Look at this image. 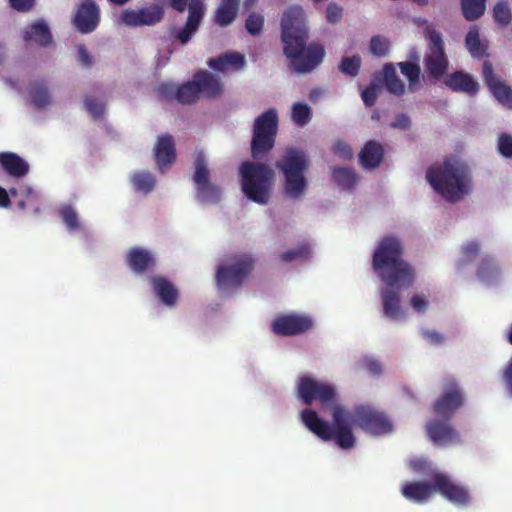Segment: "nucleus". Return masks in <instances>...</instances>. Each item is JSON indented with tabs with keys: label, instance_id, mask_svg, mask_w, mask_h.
<instances>
[{
	"label": "nucleus",
	"instance_id": "nucleus-5",
	"mask_svg": "<svg viewBox=\"0 0 512 512\" xmlns=\"http://www.w3.org/2000/svg\"><path fill=\"white\" fill-rule=\"evenodd\" d=\"M241 190L244 196L259 205H266L272 195L275 174L261 162L244 161L239 167Z\"/></svg>",
	"mask_w": 512,
	"mask_h": 512
},
{
	"label": "nucleus",
	"instance_id": "nucleus-41",
	"mask_svg": "<svg viewBox=\"0 0 512 512\" xmlns=\"http://www.w3.org/2000/svg\"><path fill=\"white\" fill-rule=\"evenodd\" d=\"M361 68V58L359 55H353L351 57H343L339 65L341 73L355 77L358 75Z\"/></svg>",
	"mask_w": 512,
	"mask_h": 512
},
{
	"label": "nucleus",
	"instance_id": "nucleus-11",
	"mask_svg": "<svg viewBox=\"0 0 512 512\" xmlns=\"http://www.w3.org/2000/svg\"><path fill=\"white\" fill-rule=\"evenodd\" d=\"M169 6L177 12H184L188 9V18L183 28H174L171 36L177 39L182 45L187 44L192 36L199 29L204 17L205 7L202 0H170Z\"/></svg>",
	"mask_w": 512,
	"mask_h": 512
},
{
	"label": "nucleus",
	"instance_id": "nucleus-43",
	"mask_svg": "<svg viewBox=\"0 0 512 512\" xmlns=\"http://www.w3.org/2000/svg\"><path fill=\"white\" fill-rule=\"evenodd\" d=\"M292 119L298 126L306 125L311 119V108L304 103H295L292 107Z\"/></svg>",
	"mask_w": 512,
	"mask_h": 512
},
{
	"label": "nucleus",
	"instance_id": "nucleus-21",
	"mask_svg": "<svg viewBox=\"0 0 512 512\" xmlns=\"http://www.w3.org/2000/svg\"><path fill=\"white\" fill-rule=\"evenodd\" d=\"M154 157L157 167L162 172L175 161V141L170 134H164L158 137L154 147Z\"/></svg>",
	"mask_w": 512,
	"mask_h": 512
},
{
	"label": "nucleus",
	"instance_id": "nucleus-61",
	"mask_svg": "<svg viewBox=\"0 0 512 512\" xmlns=\"http://www.w3.org/2000/svg\"><path fill=\"white\" fill-rule=\"evenodd\" d=\"M503 378L508 387L509 393L512 395V358L508 362Z\"/></svg>",
	"mask_w": 512,
	"mask_h": 512
},
{
	"label": "nucleus",
	"instance_id": "nucleus-31",
	"mask_svg": "<svg viewBox=\"0 0 512 512\" xmlns=\"http://www.w3.org/2000/svg\"><path fill=\"white\" fill-rule=\"evenodd\" d=\"M383 81L387 91L396 96H402L405 93V85L398 77L396 69L392 63H387L383 67Z\"/></svg>",
	"mask_w": 512,
	"mask_h": 512
},
{
	"label": "nucleus",
	"instance_id": "nucleus-44",
	"mask_svg": "<svg viewBox=\"0 0 512 512\" xmlns=\"http://www.w3.org/2000/svg\"><path fill=\"white\" fill-rule=\"evenodd\" d=\"M493 16L497 23L507 26L511 23L512 14L506 1H499L493 8Z\"/></svg>",
	"mask_w": 512,
	"mask_h": 512
},
{
	"label": "nucleus",
	"instance_id": "nucleus-60",
	"mask_svg": "<svg viewBox=\"0 0 512 512\" xmlns=\"http://www.w3.org/2000/svg\"><path fill=\"white\" fill-rule=\"evenodd\" d=\"M391 126L395 128L407 129L410 126V119L407 115L400 114L396 117Z\"/></svg>",
	"mask_w": 512,
	"mask_h": 512
},
{
	"label": "nucleus",
	"instance_id": "nucleus-23",
	"mask_svg": "<svg viewBox=\"0 0 512 512\" xmlns=\"http://www.w3.org/2000/svg\"><path fill=\"white\" fill-rule=\"evenodd\" d=\"M0 166L13 178L26 176L30 169L28 162L13 152H0Z\"/></svg>",
	"mask_w": 512,
	"mask_h": 512
},
{
	"label": "nucleus",
	"instance_id": "nucleus-8",
	"mask_svg": "<svg viewBox=\"0 0 512 512\" xmlns=\"http://www.w3.org/2000/svg\"><path fill=\"white\" fill-rule=\"evenodd\" d=\"M277 132L278 116L275 109L270 108L256 117L251 139L253 159H263L274 148Z\"/></svg>",
	"mask_w": 512,
	"mask_h": 512
},
{
	"label": "nucleus",
	"instance_id": "nucleus-24",
	"mask_svg": "<svg viewBox=\"0 0 512 512\" xmlns=\"http://www.w3.org/2000/svg\"><path fill=\"white\" fill-rule=\"evenodd\" d=\"M198 87L199 94L203 93L208 98H215L222 92L220 80L206 70H200L193 76Z\"/></svg>",
	"mask_w": 512,
	"mask_h": 512
},
{
	"label": "nucleus",
	"instance_id": "nucleus-62",
	"mask_svg": "<svg viewBox=\"0 0 512 512\" xmlns=\"http://www.w3.org/2000/svg\"><path fill=\"white\" fill-rule=\"evenodd\" d=\"M11 204L7 191L0 186V207L7 208Z\"/></svg>",
	"mask_w": 512,
	"mask_h": 512
},
{
	"label": "nucleus",
	"instance_id": "nucleus-64",
	"mask_svg": "<svg viewBox=\"0 0 512 512\" xmlns=\"http://www.w3.org/2000/svg\"><path fill=\"white\" fill-rule=\"evenodd\" d=\"M5 59V47L0 43V65L4 62Z\"/></svg>",
	"mask_w": 512,
	"mask_h": 512
},
{
	"label": "nucleus",
	"instance_id": "nucleus-27",
	"mask_svg": "<svg viewBox=\"0 0 512 512\" xmlns=\"http://www.w3.org/2000/svg\"><path fill=\"white\" fill-rule=\"evenodd\" d=\"M396 289H400L401 287H388L381 291V298L383 304V314L385 317L395 320L398 319L401 312L400 305V294Z\"/></svg>",
	"mask_w": 512,
	"mask_h": 512
},
{
	"label": "nucleus",
	"instance_id": "nucleus-33",
	"mask_svg": "<svg viewBox=\"0 0 512 512\" xmlns=\"http://www.w3.org/2000/svg\"><path fill=\"white\" fill-rule=\"evenodd\" d=\"M401 73L408 80V90L410 92L416 91L420 86V66L416 63L405 61L397 63Z\"/></svg>",
	"mask_w": 512,
	"mask_h": 512
},
{
	"label": "nucleus",
	"instance_id": "nucleus-14",
	"mask_svg": "<svg viewBox=\"0 0 512 512\" xmlns=\"http://www.w3.org/2000/svg\"><path fill=\"white\" fill-rule=\"evenodd\" d=\"M434 488L443 498L458 507H467L471 502L469 489L454 481L448 474L435 472L431 475Z\"/></svg>",
	"mask_w": 512,
	"mask_h": 512
},
{
	"label": "nucleus",
	"instance_id": "nucleus-36",
	"mask_svg": "<svg viewBox=\"0 0 512 512\" xmlns=\"http://www.w3.org/2000/svg\"><path fill=\"white\" fill-rule=\"evenodd\" d=\"M131 183L135 191L148 194L154 189L156 180L150 172L140 171L132 175Z\"/></svg>",
	"mask_w": 512,
	"mask_h": 512
},
{
	"label": "nucleus",
	"instance_id": "nucleus-47",
	"mask_svg": "<svg viewBox=\"0 0 512 512\" xmlns=\"http://www.w3.org/2000/svg\"><path fill=\"white\" fill-rule=\"evenodd\" d=\"M497 150L504 158H512V136L508 133H500L497 141Z\"/></svg>",
	"mask_w": 512,
	"mask_h": 512
},
{
	"label": "nucleus",
	"instance_id": "nucleus-20",
	"mask_svg": "<svg viewBox=\"0 0 512 512\" xmlns=\"http://www.w3.org/2000/svg\"><path fill=\"white\" fill-rule=\"evenodd\" d=\"M126 262L136 274L152 271L156 265L154 255L149 250L140 247H133L128 251Z\"/></svg>",
	"mask_w": 512,
	"mask_h": 512
},
{
	"label": "nucleus",
	"instance_id": "nucleus-7",
	"mask_svg": "<svg viewBox=\"0 0 512 512\" xmlns=\"http://www.w3.org/2000/svg\"><path fill=\"white\" fill-rule=\"evenodd\" d=\"M255 267V259L252 255L242 253L229 259L225 265L218 266L216 270V284L219 290L231 293L239 289L245 279Z\"/></svg>",
	"mask_w": 512,
	"mask_h": 512
},
{
	"label": "nucleus",
	"instance_id": "nucleus-50",
	"mask_svg": "<svg viewBox=\"0 0 512 512\" xmlns=\"http://www.w3.org/2000/svg\"><path fill=\"white\" fill-rule=\"evenodd\" d=\"M379 89L380 88L378 85L371 83L362 91L361 98L367 107H372L375 105Z\"/></svg>",
	"mask_w": 512,
	"mask_h": 512
},
{
	"label": "nucleus",
	"instance_id": "nucleus-58",
	"mask_svg": "<svg viewBox=\"0 0 512 512\" xmlns=\"http://www.w3.org/2000/svg\"><path fill=\"white\" fill-rule=\"evenodd\" d=\"M78 55L79 61L83 66L88 68L92 65V57L90 56L89 52L87 51L84 45H80L78 47Z\"/></svg>",
	"mask_w": 512,
	"mask_h": 512
},
{
	"label": "nucleus",
	"instance_id": "nucleus-54",
	"mask_svg": "<svg viewBox=\"0 0 512 512\" xmlns=\"http://www.w3.org/2000/svg\"><path fill=\"white\" fill-rule=\"evenodd\" d=\"M480 251V244L476 241L468 242L467 244L462 246L461 253L462 256L470 261L474 259Z\"/></svg>",
	"mask_w": 512,
	"mask_h": 512
},
{
	"label": "nucleus",
	"instance_id": "nucleus-1",
	"mask_svg": "<svg viewBox=\"0 0 512 512\" xmlns=\"http://www.w3.org/2000/svg\"><path fill=\"white\" fill-rule=\"evenodd\" d=\"M332 418L333 426L321 419L311 408H305L300 413L302 423L310 432L323 441L334 440L344 450L353 448L356 442L352 431V420L361 429L374 435L392 431V423L383 412L366 406L357 407L352 415L348 410L337 405L332 410Z\"/></svg>",
	"mask_w": 512,
	"mask_h": 512
},
{
	"label": "nucleus",
	"instance_id": "nucleus-4",
	"mask_svg": "<svg viewBox=\"0 0 512 512\" xmlns=\"http://www.w3.org/2000/svg\"><path fill=\"white\" fill-rule=\"evenodd\" d=\"M426 179L438 194L451 203L460 201L472 189L470 168L454 157L432 165L426 172Z\"/></svg>",
	"mask_w": 512,
	"mask_h": 512
},
{
	"label": "nucleus",
	"instance_id": "nucleus-16",
	"mask_svg": "<svg viewBox=\"0 0 512 512\" xmlns=\"http://www.w3.org/2000/svg\"><path fill=\"white\" fill-rule=\"evenodd\" d=\"M73 25L82 34L96 30L100 22V9L94 0H82L76 7Z\"/></svg>",
	"mask_w": 512,
	"mask_h": 512
},
{
	"label": "nucleus",
	"instance_id": "nucleus-18",
	"mask_svg": "<svg viewBox=\"0 0 512 512\" xmlns=\"http://www.w3.org/2000/svg\"><path fill=\"white\" fill-rule=\"evenodd\" d=\"M426 432L436 445L447 446L460 442L458 431L445 418L442 420L433 419L427 422Z\"/></svg>",
	"mask_w": 512,
	"mask_h": 512
},
{
	"label": "nucleus",
	"instance_id": "nucleus-17",
	"mask_svg": "<svg viewBox=\"0 0 512 512\" xmlns=\"http://www.w3.org/2000/svg\"><path fill=\"white\" fill-rule=\"evenodd\" d=\"M482 76L486 86L497 99V101L503 106L512 109V88L507 85L504 80L494 74V69L491 62H483Z\"/></svg>",
	"mask_w": 512,
	"mask_h": 512
},
{
	"label": "nucleus",
	"instance_id": "nucleus-28",
	"mask_svg": "<svg viewBox=\"0 0 512 512\" xmlns=\"http://www.w3.org/2000/svg\"><path fill=\"white\" fill-rule=\"evenodd\" d=\"M240 0H221L214 15V22L220 27H227L238 15Z\"/></svg>",
	"mask_w": 512,
	"mask_h": 512
},
{
	"label": "nucleus",
	"instance_id": "nucleus-45",
	"mask_svg": "<svg viewBox=\"0 0 512 512\" xmlns=\"http://www.w3.org/2000/svg\"><path fill=\"white\" fill-rule=\"evenodd\" d=\"M264 27V17L260 13L252 12L245 21V28L251 35H258Z\"/></svg>",
	"mask_w": 512,
	"mask_h": 512
},
{
	"label": "nucleus",
	"instance_id": "nucleus-49",
	"mask_svg": "<svg viewBox=\"0 0 512 512\" xmlns=\"http://www.w3.org/2000/svg\"><path fill=\"white\" fill-rule=\"evenodd\" d=\"M85 107L94 119H100L105 113V105L93 97H86Z\"/></svg>",
	"mask_w": 512,
	"mask_h": 512
},
{
	"label": "nucleus",
	"instance_id": "nucleus-42",
	"mask_svg": "<svg viewBox=\"0 0 512 512\" xmlns=\"http://www.w3.org/2000/svg\"><path fill=\"white\" fill-rule=\"evenodd\" d=\"M311 254L310 246L307 243L301 244L296 249H291L280 254L282 262L288 263L297 259H307Z\"/></svg>",
	"mask_w": 512,
	"mask_h": 512
},
{
	"label": "nucleus",
	"instance_id": "nucleus-10",
	"mask_svg": "<svg viewBox=\"0 0 512 512\" xmlns=\"http://www.w3.org/2000/svg\"><path fill=\"white\" fill-rule=\"evenodd\" d=\"M297 396L305 405L318 401L322 408L336 405L337 393L333 385L318 381L311 376H303L297 384Z\"/></svg>",
	"mask_w": 512,
	"mask_h": 512
},
{
	"label": "nucleus",
	"instance_id": "nucleus-52",
	"mask_svg": "<svg viewBox=\"0 0 512 512\" xmlns=\"http://www.w3.org/2000/svg\"><path fill=\"white\" fill-rule=\"evenodd\" d=\"M343 10L336 3H329L326 9V19L329 23L335 24L342 18Z\"/></svg>",
	"mask_w": 512,
	"mask_h": 512
},
{
	"label": "nucleus",
	"instance_id": "nucleus-56",
	"mask_svg": "<svg viewBox=\"0 0 512 512\" xmlns=\"http://www.w3.org/2000/svg\"><path fill=\"white\" fill-rule=\"evenodd\" d=\"M422 337L431 345H441L444 343L445 337L443 334L436 330H425L422 332Z\"/></svg>",
	"mask_w": 512,
	"mask_h": 512
},
{
	"label": "nucleus",
	"instance_id": "nucleus-25",
	"mask_svg": "<svg viewBox=\"0 0 512 512\" xmlns=\"http://www.w3.org/2000/svg\"><path fill=\"white\" fill-rule=\"evenodd\" d=\"M154 293L166 306H174L178 299V290L168 279L162 276L151 278Z\"/></svg>",
	"mask_w": 512,
	"mask_h": 512
},
{
	"label": "nucleus",
	"instance_id": "nucleus-40",
	"mask_svg": "<svg viewBox=\"0 0 512 512\" xmlns=\"http://www.w3.org/2000/svg\"><path fill=\"white\" fill-rule=\"evenodd\" d=\"M59 215L70 231L80 229L78 214L71 205L62 206L59 210Z\"/></svg>",
	"mask_w": 512,
	"mask_h": 512
},
{
	"label": "nucleus",
	"instance_id": "nucleus-57",
	"mask_svg": "<svg viewBox=\"0 0 512 512\" xmlns=\"http://www.w3.org/2000/svg\"><path fill=\"white\" fill-rule=\"evenodd\" d=\"M9 2L11 7L19 12H28L35 4V0H9Z\"/></svg>",
	"mask_w": 512,
	"mask_h": 512
},
{
	"label": "nucleus",
	"instance_id": "nucleus-48",
	"mask_svg": "<svg viewBox=\"0 0 512 512\" xmlns=\"http://www.w3.org/2000/svg\"><path fill=\"white\" fill-rule=\"evenodd\" d=\"M140 16H141V9L138 10H132V9H126L123 10L120 15V23L129 26V27H139L140 26Z\"/></svg>",
	"mask_w": 512,
	"mask_h": 512
},
{
	"label": "nucleus",
	"instance_id": "nucleus-38",
	"mask_svg": "<svg viewBox=\"0 0 512 512\" xmlns=\"http://www.w3.org/2000/svg\"><path fill=\"white\" fill-rule=\"evenodd\" d=\"M164 17V10L158 5L141 8L140 26H152L159 23Z\"/></svg>",
	"mask_w": 512,
	"mask_h": 512
},
{
	"label": "nucleus",
	"instance_id": "nucleus-9",
	"mask_svg": "<svg viewBox=\"0 0 512 512\" xmlns=\"http://www.w3.org/2000/svg\"><path fill=\"white\" fill-rule=\"evenodd\" d=\"M425 37L428 40L427 51L424 55L425 69L434 80H440L449 66L442 34L429 25L425 29Z\"/></svg>",
	"mask_w": 512,
	"mask_h": 512
},
{
	"label": "nucleus",
	"instance_id": "nucleus-13",
	"mask_svg": "<svg viewBox=\"0 0 512 512\" xmlns=\"http://www.w3.org/2000/svg\"><path fill=\"white\" fill-rule=\"evenodd\" d=\"M194 168L192 179L197 188V198L204 203H218L221 199V190L210 182V171L203 151L196 154Z\"/></svg>",
	"mask_w": 512,
	"mask_h": 512
},
{
	"label": "nucleus",
	"instance_id": "nucleus-39",
	"mask_svg": "<svg viewBox=\"0 0 512 512\" xmlns=\"http://www.w3.org/2000/svg\"><path fill=\"white\" fill-rule=\"evenodd\" d=\"M32 103L38 108H44L50 103V95L43 83H35L30 89Z\"/></svg>",
	"mask_w": 512,
	"mask_h": 512
},
{
	"label": "nucleus",
	"instance_id": "nucleus-34",
	"mask_svg": "<svg viewBox=\"0 0 512 512\" xmlns=\"http://www.w3.org/2000/svg\"><path fill=\"white\" fill-rule=\"evenodd\" d=\"M199 95L194 78L180 85L175 91V98L181 104H192L199 99Z\"/></svg>",
	"mask_w": 512,
	"mask_h": 512
},
{
	"label": "nucleus",
	"instance_id": "nucleus-26",
	"mask_svg": "<svg viewBox=\"0 0 512 512\" xmlns=\"http://www.w3.org/2000/svg\"><path fill=\"white\" fill-rule=\"evenodd\" d=\"M384 150L380 143L368 141L359 153V162L365 169L377 168L383 160Z\"/></svg>",
	"mask_w": 512,
	"mask_h": 512
},
{
	"label": "nucleus",
	"instance_id": "nucleus-12",
	"mask_svg": "<svg viewBox=\"0 0 512 512\" xmlns=\"http://www.w3.org/2000/svg\"><path fill=\"white\" fill-rule=\"evenodd\" d=\"M465 403V394L455 378L443 379L442 393L433 403V411L438 416L450 420L455 412Z\"/></svg>",
	"mask_w": 512,
	"mask_h": 512
},
{
	"label": "nucleus",
	"instance_id": "nucleus-15",
	"mask_svg": "<svg viewBox=\"0 0 512 512\" xmlns=\"http://www.w3.org/2000/svg\"><path fill=\"white\" fill-rule=\"evenodd\" d=\"M313 326V320L305 315H280L271 323V330L278 336H295L300 335Z\"/></svg>",
	"mask_w": 512,
	"mask_h": 512
},
{
	"label": "nucleus",
	"instance_id": "nucleus-29",
	"mask_svg": "<svg viewBox=\"0 0 512 512\" xmlns=\"http://www.w3.org/2000/svg\"><path fill=\"white\" fill-rule=\"evenodd\" d=\"M25 42H34L39 46H48L52 42V35L48 25L43 20H38L24 31Z\"/></svg>",
	"mask_w": 512,
	"mask_h": 512
},
{
	"label": "nucleus",
	"instance_id": "nucleus-35",
	"mask_svg": "<svg viewBox=\"0 0 512 512\" xmlns=\"http://www.w3.org/2000/svg\"><path fill=\"white\" fill-rule=\"evenodd\" d=\"M332 177L337 185L347 190L352 189L358 180L353 169L343 167L333 168Z\"/></svg>",
	"mask_w": 512,
	"mask_h": 512
},
{
	"label": "nucleus",
	"instance_id": "nucleus-3",
	"mask_svg": "<svg viewBox=\"0 0 512 512\" xmlns=\"http://www.w3.org/2000/svg\"><path fill=\"white\" fill-rule=\"evenodd\" d=\"M402 241L393 235L380 239L373 253L372 267L388 287H409L414 281L413 268L403 259Z\"/></svg>",
	"mask_w": 512,
	"mask_h": 512
},
{
	"label": "nucleus",
	"instance_id": "nucleus-6",
	"mask_svg": "<svg viewBox=\"0 0 512 512\" xmlns=\"http://www.w3.org/2000/svg\"><path fill=\"white\" fill-rule=\"evenodd\" d=\"M306 154L296 148H289L275 166L283 173L285 194L293 199L299 198L307 188L304 172L308 168Z\"/></svg>",
	"mask_w": 512,
	"mask_h": 512
},
{
	"label": "nucleus",
	"instance_id": "nucleus-51",
	"mask_svg": "<svg viewBox=\"0 0 512 512\" xmlns=\"http://www.w3.org/2000/svg\"><path fill=\"white\" fill-rule=\"evenodd\" d=\"M333 153L343 160H349L353 157L351 147L342 140H337L332 146Z\"/></svg>",
	"mask_w": 512,
	"mask_h": 512
},
{
	"label": "nucleus",
	"instance_id": "nucleus-37",
	"mask_svg": "<svg viewBox=\"0 0 512 512\" xmlns=\"http://www.w3.org/2000/svg\"><path fill=\"white\" fill-rule=\"evenodd\" d=\"M486 0H461L463 16L468 21L479 19L485 12Z\"/></svg>",
	"mask_w": 512,
	"mask_h": 512
},
{
	"label": "nucleus",
	"instance_id": "nucleus-46",
	"mask_svg": "<svg viewBox=\"0 0 512 512\" xmlns=\"http://www.w3.org/2000/svg\"><path fill=\"white\" fill-rule=\"evenodd\" d=\"M370 51L378 57L387 55L389 51L388 39L382 36H373L370 40Z\"/></svg>",
	"mask_w": 512,
	"mask_h": 512
},
{
	"label": "nucleus",
	"instance_id": "nucleus-55",
	"mask_svg": "<svg viewBox=\"0 0 512 512\" xmlns=\"http://www.w3.org/2000/svg\"><path fill=\"white\" fill-rule=\"evenodd\" d=\"M496 268L495 260L492 257H485L481 260L477 274L479 277H486L490 271Z\"/></svg>",
	"mask_w": 512,
	"mask_h": 512
},
{
	"label": "nucleus",
	"instance_id": "nucleus-22",
	"mask_svg": "<svg viewBox=\"0 0 512 512\" xmlns=\"http://www.w3.org/2000/svg\"><path fill=\"white\" fill-rule=\"evenodd\" d=\"M444 84L454 92H463L474 96L479 91V84L472 75L463 71H455L448 74Z\"/></svg>",
	"mask_w": 512,
	"mask_h": 512
},
{
	"label": "nucleus",
	"instance_id": "nucleus-32",
	"mask_svg": "<svg viewBox=\"0 0 512 512\" xmlns=\"http://www.w3.org/2000/svg\"><path fill=\"white\" fill-rule=\"evenodd\" d=\"M465 46L473 58L480 59L486 55L487 46L480 40L478 26L470 27L465 38Z\"/></svg>",
	"mask_w": 512,
	"mask_h": 512
},
{
	"label": "nucleus",
	"instance_id": "nucleus-53",
	"mask_svg": "<svg viewBox=\"0 0 512 512\" xmlns=\"http://www.w3.org/2000/svg\"><path fill=\"white\" fill-rule=\"evenodd\" d=\"M410 304L414 311L418 313L425 312L429 307V301L427 300L426 296L424 294H415L410 299Z\"/></svg>",
	"mask_w": 512,
	"mask_h": 512
},
{
	"label": "nucleus",
	"instance_id": "nucleus-59",
	"mask_svg": "<svg viewBox=\"0 0 512 512\" xmlns=\"http://www.w3.org/2000/svg\"><path fill=\"white\" fill-rule=\"evenodd\" d=\"M365 366H366L367 371L373 376H378L382 373V366L376 360H373V359L367 360L365 362Z\"/></svg>",
	"mask_w": 512,
	"mask_h": 512
},
{
	"label": "nucleus",
	"instance_id": "nucleus-19",
	"mask_svg": "<svg viewBox=\"0 0 512 512\" xmlns=\"http://www.w3.org/2000/svg\"><path fill=\"white\" fill-rule=\"evenodd\" d=\"M401 493L408 501L424 504L436 493L434 480H432L431 483L424 481L406 482L401 488Z\"/></svg>",
	"mask_w": 512,
	"mask_h": 512
},
{
	"label": "nucleus",
	"instance_id": "nucleus-30",
	"mask_svg": "<svg viewBox=\"0 0 512 512\" xmlns=\"http://www.w3.org/2000/svg\"><path fill=\"white\" fill-rule=\"evenodd\" d=\"M208 66L216 71L224 72L228 69L239 70L245 64V58L239 53H226L207 62Z\"/></svg>",
	"mask_w": 512,
	"mask_h": 512
},
{
	"label": "nucleus",
	"instance_id": "nucleus-63",
	"mask_svg": "<svg viewBox=\"0 0 512 512\" xmlns=\"http://www.w3.org/2000/svg\"><path fill=\"white\" fill-rule=\"evenodd\" d=\"M425 464L423 460H414L411 463L413 470L416 472H423Z\"/></svg>",
	"mask_w": 512,
	"mask_h": 512
},
{
	"label": "nucleus",
	"instance_id": "nucleus-2",
	"mask_svg": "<svg viewBox=\"0 0 512 512\" xmlns=\"http://www.w3.org/2000/svg\"><path fill=\"white\" fill-rule=\"evenodd\" d=\"M280 28L283 53L293 71L309 73L322 63L325 49L317 42L307 45L308 27L305 12L300 6H291L284 11Z\"/></svg>",
	"mask_w": 512,
	"mask_h": 512
}]
</instances>
